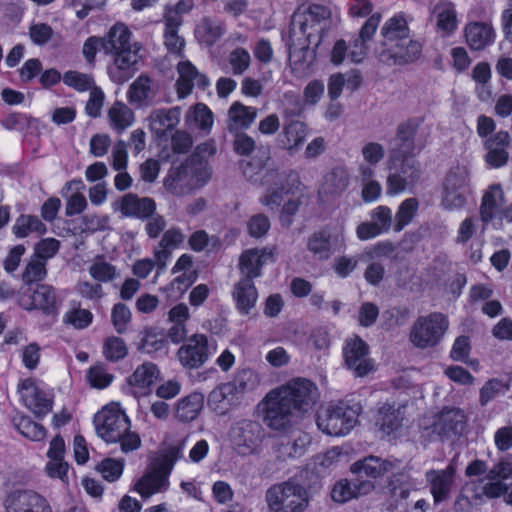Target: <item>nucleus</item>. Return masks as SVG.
<instances>
[{"mask_svg": "<svg viewBox=\"0 0 512 512\" xmlns=\"http://www.w3.org/2000/svg\"><path fill=\"white\" fill-rule=\"evenodd\" d=\"M181 111L178 107L171 109H157L147 118L149 129L157 138H161L172 131L179 124Z\"/></svg>", "mask_w": 512, "mask_h": 512, "instance_id": "32", "label": "nucleus"}, {"mask_svg": "<svg viewBox=\"0 0 512 512\" xmlns=\"http://www.w3.org/2000/svg\"><path fill=\"white\" fill-rule=\"evenodd\" d=\"M88 272L98 283L112 282L119 274L116 266L106 261L103 257L94 259L89 265Z\"/></svg>", "mask_w": 512, "mask_h": 512, "instance_id": "51", "label": "nucleus"}, {"mask_svg": "<svg viewBox=\"0 0 512 512\" xmlns=\"http://www.w3.org/2000/svg\"><path fill=\"white\" fill-rule=\"evenodd\" d=\"M160 378L161 372L157 365L152 362H145L139 365L128 377L127 384L135 396H146Z\"/></svg>", "mask_w": 512, "mask_h": 512, "instance_id": "25", "label": "nucleus"}, {"mask_svg": "<svg viewBox=\"0 0 512 512\" xmlns=\"http://www.w3.org/2000/svg\"><path fill=\"white\" fill-rule=\"evenodd\" d=\"M223 34L221 22L209 18L203 19L195 30L197 40L205 46H212Z\"/></svg>", "mask_w": 512, "mask_h": 512, "instance_id": "48", "label": "nucleus"}, {"mask_svg": "<svg viewBox=\"0 0 512 512\" xmlns=\"http://www.w3.org/2000/svg\"><path fill=\"white\" fill-rule=\"evenodd\" d=\"M360 153L363 161L358 165L357 172H361V169L365 167L376 173V166L385 155L383 145L374 141L366 142L362 145Z\"/></svg>", "mask_w": 512, "mask_h": 512, "instance_id": "50", "label": "nucleus"}, {"mask_svg": "<svg viewBox=\"0 0 512 512\" xmlns=\"http://www.w3.org/2000/svg\"><path fill=\"white\" fill-rule=\"evenodd\" d=\"M376 173L370 168H362L361 172H357L355 179L361 183V197L365 203L377 201L382 194L381 184L375 180Z\"/></svg>", "mask_w": 512, "mask_h": 512, "instance_id": "46", "label": "nucleus"}, {"mask_svg": "<svg viewBox=\"0 0 512 512\" xmlns=\"http://www.w3.org/2000/svg\"><path fill=\"white\" fill-rule=\"evenodd\" d=\"M349 185V173L344 166H336L328 171L318 189L321 200L339 196Z\"/></svg>", "mask_w": 512, "mask_h": 512, "instance_id": "31", "label": "nucleus"}, {"mask_svg": "<svg viewBox=\"0 0 512 512\" xmlns=\"http://www.w3.org/2000/svg\"><path fill=\"white\" fill-rule=\"evenodd\" d=\"M239 402L236 388L229 382L215 387L208 395L207 406L217 415H225Z\"/></svg>", "mask_w": 512, "mask_h": 512, "instance_id": "29", "label": "nucleus"}, {"mask_svg": "<svg viewBox=\"0 0 512 512\" xmlns=\"http://www.w3.org/2000/svg\"><path fill=\"white\" fill-rule=\"evenodd\" d=\"M155 93L152 80L146 75H140L129 86L127 100L131 105L141 108L152 102Z\"/></svg>", "mask_w": 512, "mask_h": 512, "instance_id": "38", "label": "nucleus"}, {"mask_svg": "<svg viewBox=\"0 0 512 512\" xmlns=\"http://www.w3.org/2000/svg\"><path fill=\"white\" fill-rule=\"evenodd\" d=\"M400 410L390 405H383L377 413L376 425L385 435H391L400 426Z\"/></svg>", "mask_w": 512, "mask_h": 512, "instance_id": "52", "label": "nucleus"}, {"mask_svg": "<svg viewBox=\"0 0 512 512\" xmlns=\"http://www.w3.org/2000/svg\"><path fill=\"white\" fill-rule=\"evenodd\" d=\"M464 34L467 44L473 50H481L495 40V30L490 23L472 21L466 24Z\"/></svg>", "mask_w": 512, "mask_h": 512, "instance_id": "35", "label": "nucleus"}, {"mask_svg": "<svg viewBox=\"0 0 512 512\" xmlns=\"http://www.w3.org/2000/svg\"><path fill=\"white\" fill-rule=\"evenodd\" d=\"M242 169L249 181L260 182L266 187L260 202L272 210L280 206L284 195L302 196L306 189L297 173L268 168L262 159L253 158L242 162Z\"/></svg>", "mask_w": 512, "mask_h": 512, "instance_id": "2", "label": "nucleus"}, {"mask_svg": "<svg viewBox=\"0 0 512 512\" xmlns=\"http://www.w3.org/2000/svg\"><path fill=\"white\" fill-rule=\"evenodd\" d=\"M62 79L67 86L79 92L90 91L95 87L94 80L90 75L78 71H68Z\"/></svg>", "mask_w": 512, "mask_h": 512, "instance_id": "63", "label": "nucleus"}, {"mask_svg": "<svg viewBox=\"0 0 512 512\" xmlns=\"http://www.w3.org/2000/svg\"><path fill=\"white\" fill-rule=\"evenodd\" d=\"M277 249L273 246L251 248L242 252L239 269L247 278H257L262 274V267L276 260Z\"/></svg>", "mask_w": 512, "mask_h": 512, "instance_id": "24", "label": "nucleus"}, {"mask_svg": "<svg viewBox=\"0 0 512 512\" xmlns=\"http://www.w3.org/2000/svg\"><path fill=\"white\" fill-rule=\"evenodd\" d=\"M347 367L358 377H363L374 368L373 361L368 356L367 344L357 336L349 338L343 348Z\"/></svg>", "mask_w": 512, "mask_h": 512, "instance_id": "23", "label": "nucleus"}, {"mask_svg": "<svg viewBox=\"0 0 512 512\" xmlns=\"http://www.w3.org/2000/svg\"><path fill=\"white\" fill-rule=\"evenodd\" d=\"M265 502L269 512H305L310 496L302 484L290 480L271 486Z\"/></svg>", "mask_w": 512, "mask_h": 512, "instance_id": "7", "label": "nucleus"}, {"mask_svg": "<svg viewBox=\"0 0 512 512\" xmlns=\"http://www.w3.org/2000/svg\"><path fill=\"white\" fill-rule=\"evenodd\" d=\"M330 14L326 6L319 4H312L306 11L295 13L291 21L290 37L300 39L304 36L305 42L311 44L314 34L327 28Z\"/></svg>", "mask_w": 512, "mask_h": 512, "instance_id": "12", "label": "nucleus"}, {"mask_svg": "<svg viewBox=\"0 0 512 512\" xmlns=\"http://www.w3.org/2000/svg\"><path fill=\"white\" fill-rule=\"evenodd\" d=\"M13 422L17 430L32 441H41L46 436V429L27 416L15 417Z\"/></svg>", "mask_w": 512, "mask_h": 512, "instance_id": "55", "label": "nucleus"}, {"mask_svg": "<svg viewBox=\"0 0 512 512\" xmlns=\"http://www.w3.org/2000/svg\"><path fill=\"white\" fill-rule=\"evenodd\" d=\"M504 201L503 191L499 184H493L484 194L481 205V219L487 224L489 221L502 216Z\"/></svg>", "mask_w": 512, "mask_h": 512, "instance_id": "39", "label": "nucleus"}, {"mask_svg": "<svg viewBox=\"0 0 512 512\" xmlns=\"http://www.w3.org/2000/svg\"><path fill=\"white\" fill-rule=\"evenodd\" d=\"M114 206L123 216L135 218H147L155 210V203L151 198H139L132 193L124 195Z\"/></svg>", "mask_w": 512, "mask_h": 512, "instance_id": "33", "label": "nucleus"}, {"mask_svg": "<svg viewBox=\"0 0 512 512\" xmlns=\"http://www.w3.org/2000/svg\"><path fill=\"white\" fill-rule=\"evenodd\" d=\"M185 123L189 128L210 132L214 124L213 113L207 105L198 103L186 113Z\"/></svg>", "mask_w": 512, "mask_h": 512, "instance_id": "45", "label": "nucleus"}, {"mask_svg": "<svg viewBox=\"0 0 512 512\" xmlns=\"http://www.w3.org/2000/svg\"><path fill=\"white\" fill-rule=\"evenodd\" d=\"M344 244L345 229L341 225L314 233L307 242V249L317 259L326 260L332 253L341 249Z\"/></svg>", "mask_w": 512, "mask_h": 512, "instance_id": "18", "label": "nucleus"}, {"mask_svg": "<svg viewBox=\"0 0 512 512\" xmlns=\"http://www.w3.org/2000/svg\"><path fill=\"white\" fill-rule=\"evenodd\" d=\"M358 422L357 409L343 402L329 404L317 415V426L326 435L345 436Z\"/></svg>", "mask_w": 512, "mask_h": 512, "instance_id": "9", "label": "nucleus"}, {"mask_svg": "<svg viewBox=\"0 0 512 512\" xmlns=\"http://www.w3.org/2000/svg\"><path fill=\"white\" fill-rule=\"evenodd\" d=\"M319 398L317 386L310 380L296 378L266 394L260 403L264 423L274 430H284L294 414L310 412Z\"/></svg>", "mask_w": 512, "mask_h": 512, "instance_id": "1", "label": "nucleus"}, {"mask_svg": "<svg viewBox=\"0 0 512 512\" xmlns=\"http://www.w3.org/2000/svg\"><path fill=\"white\" fill-rule=\"evenodd\" d=\"M65 442L61 436H55L49 444L47 450V462L44 466V472L47 477L53 480H59L62 484L69 483L70 466L65 460Z\"/></svg>", "mask_w": 512, "mask_h": 512, "instance_id": "22", "label": "nucleus"}, {"mask_svg": "<svg viewBox=\"0 0 512 512\" xmlns=\"http://www.w3.org/2000/svg\"><path fill=\"white\" fill-rule=\"evenodd\" d=\"M110 127L117 133H122L135 122V114L131 108L121 101H116L108 109Z\"/></svg>", "mask_w": 512, "mask_h": 512, "instance_id": "42", "label": "nucleus"}, {"mask_svg": "<svg viewBox=\"0 0 512 512\" xmlns=\"http://www.w3.org/2000/svg\"><path fill=\"white\" fill-rule=\"evenodd\" d=\"M252 280L244 276L233 290V298L241 314H248L258 299L257 289Z\"/></svg>", "mask_w": 512, "mask_h": 512, "instance_id": "40", "label": "nucleus"}, {"mask_svg": "<svg viewBox=\"0 0 512 512\" xmlns=\"http://www.w3.org/2000/svg\"><path fill=\"white\" fill-rule=\"evenodd\" d=\"M256 115L257 111L254 107L234 102L228 110L227 126L229 131L237 132L247 129L254 122Z\"/></svg>", "mask_w": 512, "mask_h": 512, "instance_id": "41", "label": "nucleus"}, {"mask_svg": "<svg viewBox=\"0 0 512 512\" xmlns=\"http://www.w3.org/2000/svg\"><path fill=\"white\" fill-rule=\"evenodd\" d=\"M93 422L97 435L107 443H120L123 452L140 447V437L130 430V419L118 402H110L102 407L95 414Z\"/></svg>", "mask_w": 512, "mask_h": 512, "instance_id": "3", "label": "nucleus"}, {"mask_svg": "<svg viewBox=\"0 0 512 512\" xmlns=\"http://www.w3.org/2000/svg\"><path fill=\"white\" fill-rule=\"evenodd\" d=\"M194 7L193 0H179L175 4H168L163 10V43L172 54L181 55L185 47V40L179 35L183 24V17Z\"/></svg>", "mask_w": 512, "mask_h": 512, "instance_id": "10", "label": "nucleus"}, {"mask_svg": "<svg viewBox=\"0 0 512 512\" xmlns=\"http://www.w3.org/2000/svg\"><path fill=\"white\" fill-rule=\"evenodd\" d=\"M210 177L208 163L192 156L166 179L164 185L169 193L184 196L206 185Z\"/></svg>", "mask_w": 512, "mask_h": 512, "instance_id": "6", "label": "nucleus"}, {"mask_svg": "<svg viewBox=\"0 0 512 512\" xmlns=\"http://www.w3.org/2000/svg\"><path fill=\"white\" fill-rule=\"evenodd\" d=\"M19 393L23 404L36 416H45L51 411L53 394L44 383L27 378L19 385Z\"/></svg>", "mask_w": 512, "mask_h": 512, "instance_id": "16", "label": "nucleus"}, {"mask_svg": "<svg viewBox=\"0 0 512 512\" xmlns=\"http://www.w3.org/2000/svg\"><path fill=\"white\" fill-rule=\"evenodd\" d=\"M510 142V135L507 131H499L485 141L487 149L486 162L493 168H499L508 160L507 147Z\"/></svg>", "mask_w": 512, "mask_h": 512, "instance_id": "36", "label": "nucleus"}, {"mask_svg": "<svg viewBox=\"0 0 512 512\" xmlns=\"http://www.w3.org/2000/svg\"><path fill=\"white\" fill-rule=\"evenodd\" d=\"M103 354L107 360L116 362L126 357L128 348L122 338L110 336L104 341Z\"/></svg>", "mask_w": 512, "mask_h": 512, "instance_id": "58", "label": "nucleus"}, {"mask_svg": "<svg viewBox=\"0 0 512 512\" xmlns=\"http://www.w3.org/2000/svg\"><path fill=\"white\" fill-rule=\"evenodd\" d=\"M177 72L176 91L179 98L187 97L192 92L194 85L200 88L210 85L207 76L200 73L189 60L180 61L177 65Z\"/></svg>", "mask_w": 512, "mask_h": 512, "instance_id": "26", "label": "nucleus"}, {"mask_svg": "<svg viewBox=\"0 0 512 512\" xmlns=\"http://www.w3.org/2000/svg\"><path fill=\"white\" fill-rule=\"evenodd\" d=\"M183 447H173L163 457L161 463L143 475L135 484V491L143 498L165 491L169 486V474L175 461L181 457Z\"/></svg>", "mask_w": 512, "mask_h": 512, "instance_id": "11", "label": "nucleus"}, {"mask_svg": "<svg viewBox=\"0 0 512 512\" xmlns=\"http://www.w3.org/2000/svg\"><path fill=\"white\" fill-rule=\"evenodd\" d=\"M479 484L481 485V492L475 495L476 498L485 496L495 499L504 496L505 503L512 506V482L506 484L503 481H485L481 479Z\"/></svg>", "mask_w": 512, "mask_h": 512, "instance_id": "49", "label": "nucleus"}, {"mask_svg": "<svg viewBox=\"0 0 512 512\" xmlns=\"http://www.w3.org/2000/svg\"><path fill=\"white\" fill-rule=\"evenodd\" d=\"M378 53L380 62L386 65H402L415 61L421 54L422 46L409 37L384 46Z\"/></svg>", "mask_w": 512, "mask_h": 512, "instance_id": "21", "label": "nucleus"}, {"mask_svg": "<svg viewBox=\"0 0 512 512\" xmlns=\"http://www.w3.org/2000/svg\"><path fill=\"white\" fill-rule=\"evenodd\" d=\"M396 467V462L381 459L375 456H369L353 463L350 470L353 474L358 476H366L369 478L377 479L387 473L393 472Z\"/></svg>", "mask_w": 512, "mask_h": 512, "instance_id": "34", "label": "nucleus"}, {"mask_svg": "<svg viewBox=\"0 0 512 512\" xmlns=\"http://www.w3.org/2000/svg\"><path fill=\"white\" fill-rule=\"evenodd\" d=\"M132 320V313L128 306L123 303H116L111 310V322L115 331L124 334Z\"/></svg>", "mask_w": 512, "mask_h": 512, "instance_id": "60", "label": "nucleus"}, {"mask_svg": "<svg viewBox=\"0 0 512 512\" xmlns=\"http://www.w3.org/2000/svg\"><path fill=\"white\" fill-rule=\"evenodd\" d=\"M19 303L26 310L39 309L49 314L55 309L56 296L52 287L40 284L35 289L23 293Z\"/></svg>", "mask_w": 512, "mask_h": 512, "instance_id": "27", "label": "nucleus"}, {"mask_svg": "<svg viewBox=\"0 0 512 512\" xmlns=\"http://www.w3.org/2000/svg\"><path fill=\"white\" fill-rule=\"evenodd\" d=\"M469 193V171L457 167L446 177L441 205L447 210L459 209L465 205Z\"/></svg>", "mask_w": 512, "mask_h": 512, "instance_id": "15", "label": "nucleus"}, {"mask_svg": "<svg viewBox=\"0 0 512 512\" xmlns=\"http://www.w3.org/2000/svg\"><path fill=\"white\" fill-rule=\"evenodd\" d=\"M388 169L386 193L389 196H396L412 188L420 177L419 163L414 157L402 158V173H407V176H402L398 168V155L394 151L390 156Z\"/></svg>", "mask_w": 512, "mask_h": 512, "instance_id": "13", "label": "nucleus"}, {"mask_svg": "<svg viewBox=\"0 0 512 512\" xmlns=\"http://www.w3.org/2000/svg\"><path fill=\"white\" fill-rule=\"evenodd\" d=\"M456 467L450 463L444 469H429L425 479L432 495L434 504L447 501L455 488Z\"/></svg>", "mask_w": 512, "mask_h": 512, "instance_id": "19", "label": "nucleus"}, {"mask_svg": "<svg viewBox=\"0 0 512 512\" xmlns=\"http://www.w3.org/2000/svg\"><path fill=\"white\" fill-rule=\"evenodd\" d=\"M512 477V455L496 463L487 473L485 481H502Z\"/></svg>", "mask_w": 512, "mask_h": 512, "instance_id": "64", "label": "nucleus"}, {"mask_svg": "<svg viewBox=\"0 0 512 512\" xmlns=\"http://www.w3.org/2000/svg\"><path fill=\"white\" fill-rule=\"evenodd\" d=\"M291 39L293 41L289 54L291 71L296 77H305L312 72V67L316 59L315 50L310 49L308 46L297 48L294 41L298 39Z\"/></svg>", "mask_w": 512, "mask_h": 512, "instance_id": "37", "label": "nucleus"}, {"mask_svg": "<svg viewBox=\"0 0 512 512\" xmlns=\"http://www.w3.org/2000/svg\"><path fill=\"white\" fill-rule=\"evenodd\" d=\"M418 210V201L415 198L405 199L399 206L396 216L394 230L399 232L406 227L415 217Z\"/></svg>", "mask_w": 512, "mask_h": 512, "instance_id": "57", "label": "nucleus"}, {"mask_svg": "<svg viewBox=\"0 0 512 512\" xmlns=\"http://www.w3.org/2000/svg\"><path fill=\"white\" fill-rule=\"evenodd\" d=\"M409 34L410 30L404 15L402 13L395 14L384 23L381 29V35L384 38L383 46L405 40Z\"/></svg>", "mask_w": 512, "mask_h": 512, "instance_id": "43", "label": "nucleus"}, {"mask_svg": "<svg viewBox=\"0 0 512 512\" xmlns=\"http://www.w3.org/2000/svg\"><path fill=\"white\" fill-rule=\"evenodd\" d=\"M166 340L162 332L156 329H147L139 345V349L145 353L151 354L165 349Z\"/></svg>", "mask_w": 512, "mask_h": 512, "instance_id": "59", "label": "nucleus"}, {"mask_svg": "<svg viewBox=\"0 0 512 512\" xmlns=\"http://www.w3.org/2000/svg\"><path fill=\"white\" fill-rule=\"evenodd\" d=\"M361 79L358 75H349L347 78L341 73H335L330 76L328 81V95L332 100L341 96L343 88L346 86L355 90L360 85Z\"/></svg>", "mask_w": 512, "mask_h": 512, "instance_id": "53", "label": "nucleus"}, {"mask_svg": "<svg viewBox=\"0 0 512 512\" xmlns=\"http://www.w3.org/2000/svg\"><path fill=\"white\" fill-rule=\"evenodd\" d=\"M436 32L443 38L452 36L458 29L459 20L456 5L448 0H441L433 8Z\"/></svg>", "mask_w": 512, "mask_h": 512, "instance_id": "28", "label": "nucleus"}, {"mask_svg": "<svg viewBox=\"0 0 512 512\" xmlns=\"http://www.w3.org/2000/svg\"><path fill=\"white\" fill-rule=\"evenodd\" d=\"M375 488L371 481L360 480L355 483L348 479H340L332 486L331 499L339 504H344L359 496L367 495Z\"/></svg>", "mask_w": 512, "mask_h": 512, "instance_id": "30", "label": "nucleus"}, {"mask_svg": "<svg viewBox=\"0 0 512 512\" xmlns=\"http://www.w3.org/2000/svg\"><path fill=\"white\" fill-rule=\"evenodd\" d=\"M466 426V416L459 408L429 411L419 420V434L424 442H432L461 434Z\"/></svg>", "mask_w": 512, "mask_h": 512, "instance_id": "5", "label": "nucleus"}, {"mask_svg": "<svg viewBox=\"0 0 512 512\" xmlns=\"http://www.w3.org/2000/svg\"><path fill=\"white\" fill-rule=\"evenodd\" d=\"M102 38L104 53L113 57L114 68L121 73L133 71L142 58V45L133 40L129 27L123 22H116Z\"/></svg>", "mask_w": 512, "mask_h": 512, "instance_id": "4", "label": "nucleus"}, {"mask_svg": "<svg viewBox=\"0 0 512 512\" xmlns=\"http://www.w3.org/2000/svg\"><path fill=\"white\" fill-rule=\"evenodd\" d=\"M236 388L238 395L252 391L261 383L259 373L251 368H244L237 372L234 381L230 382Z\"/></svg>", "mask_w": 512, "mask_h": 512, "instance_id": "54", "label": "nucleus"}, {"mask_svg": "<svg viewBox=\"0 0 512 512\" xmlns=\"http://www.w3.org/2000/svg\"><path fill=\"white\" fill-rule=\"evenodd\" d=\"M216 352V345L210 344L204 334H194L178 349L177 357L184 368L197 369Z\"/></svg>", "mask_w": 512, "mask_h": 512, "instance_id": "17", "label": "nucleus"}, {"mask_svg": "<svg viewBox=\"0 0 512 512\" xmlns=\"http://www.w3.org/2000/svg\"><path fill=\"white\" fill-rule=\"evenodd\" d=\"M325 92L324 82L318 79L309 81L303 89L302 106H316Z\"/></svg>", "mask_w": 512, "mask_h": 512, "instance_id": "62", "label": "nucleus"}, {"mask_svg": "<svg viewBox=\"0 0 512 512\" xmlns=\"http://www.w3.org/2000/svg\"><path fill=\"white\" fill-rule=\"evenodd\" d=\"M204 397L200 393H191L182 398L176 405V417L183 422L194 420L201 411Z\"/></svg>", "mask_w": 512, "mask_h": 512, "instance_id": "47", "label": "nucleus"}, {"mask_svg": "<svg viewBox=\"0 0 512 512\" xmlns=\"http://www.w3.org/2000/svg\"><path fill=\"white\" fill-rule=\"evenodd\" d=\"M308 134V129L305 123L301 121H291L284 126L281 138L282 146L293 152L299 149L303 144Z\"/></svg>", "mask_w": 512, "mask_h": 512, "instance_id": "44", "label": "nucleus"}, {"mask_svg": "<svg viewBox=\"0 0 512 512\" xmlns=\"http://www.w3.org/2000/svg\"><path fill=\"white\" fill-rule=\"evenodd\" d=\"M264 431L260 424L251 420H241L232 425L229 440L234 450L240 455H251L258 451Z\"/></svg>", "mask_w": 512, "mask_h": 512, "instance_id": "14", "label": "nucleus"}, {"mask_svg": "<svg viewBox=\"0 0 512 512\" xmlns=\"http://www.w3.org/2000/svg\"><path fill=\"white\" fill-rule=\"evenodd\" d=\"M45 225L36 216L21 215L16 219L13 232L18 238L27 237L32 232L44 233Z\"/></svg>", "mask_w": 512, "mask_h": 512, "instance_id": "56", "label": "nucleus"}, {"mask_svg": "<svg viewBox=\"0 0 512 512\" xmlns=\"http://www.w3.org/2000/svg\"><path fill=\"white\" fill-rule=\"evenodd\" d=\"M228 63L233 75H242L251 65V55L248 50L242 47H237L229 53Z\"/></svg>", "mask_w": 512, "mask_h": 512, "instance_id": "61", "label": "nucleus"}, {"mask_svg": "<svg viewBox=\"0 0 512 512\" xmlns=\"http://www.w3.org/2000/svg\"><path fill=\"white\" fill-rule=\"evenodd\" d=\"M4 512H52V507L44 496L33 490H16L5 499Z\"/></svg>", "mask_w": 512, "mask_h": 512, "instance_id": "20", "label": "nucleus"}, {"mask_svg": "<svg viewBox=\"0 0 512 512\" xmlns=\"http://www.w3.org/2000/svg\"><path fill=\"white\" fill-rule=\"evenodd\" d=\"M449 328L447 316L439 312L419 316L412 324L409 340L419 349H428L437 346Z\"/></svg>", "mask_w": 512, "mask_h": 512, "instance_id": "8", "label": "nucleus"}]
</instances>
